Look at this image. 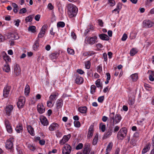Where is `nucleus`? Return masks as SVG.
I'll list each match as a JSON object with an SVG mask.
<instances>
[{
	"label": "nucleus",
	"mask_w": 154,
	"mask_h": 154,
	"mask_svg": "<svg viewBox=\"0 0 154 154\" xmlns=\"http://www.w3.org/2000/svg\"><path fill=\"white\" fill-rule=\"evenodd\" d=\"M109 117L111 123V126H113L114 125L119 122L122 119V117L120 114H117L115 116L114 112H112L110 114Z\"/></svg>",
	"instance_id": "nucleus-1"
},
{
	"label": "nucleus",
	"mask_w": 154,
	"mask_h": 154,
	"mask_svg": "<svg viewBox=\"0 0 154 154\" xmlns=\"http://www.w3.org/2000/svg\"><path fill=\"white\" fill-rule=\"evenodd\" d=\"M68 14L69 17L72 18L75 16L78 12V8L76 6L72 4H69L67 7Z\"/></svg>",
	"instance_id": "nucleus-2"
},
{
	"label": "nucleus",
	"mask_w": 154,
	"mask_h": 154,
	"mask_svg": "<svg viewBox=\"0 0 154 154\" xmlns=\"http://www.w3.org/2000/svg\"><path fill=\"white\" fill-rule=\"evenodd\" d=\"M127 131L125 128L121 129L117 134V137L118 139L122 140L126 135Z\"/></svg>",
	"instance_id": "nucleus-3"
},
{
	"label": "nucleus",
	"mask_w": 154,
	"mask_h": 154,
	"mask_svg": "<svg viewBox=\"0 0 154 154\" xmlns=\"http://www.w3.org/2000/svg\"><path fill=\"white\" fill-rule=\"evenodd\" d=\"M71 149H72L70 145L68 144H65L63 149L62 153L63 154H70Z\"/></svg>",
	"instance_id": "nucleus-4"
},
{
	"label": "nucleus",
	"mask_w": 154,
	"mask_h": 154,
	"mask_svg": "<svg viewBox=\"0 0 154 154\" xmlns=\"http://www.w3.org/2000/svg\"><path fill=\"white\" fill-rule=\"evenodd\" d=\"M25 98L23 97H20L17 103L18 107L19 108H22L25 103Z\"/></svg>",
	"instance_id": "nucleus-5"
},
{
	"label": "nucleus",
	"mask_w": 154,
	"mask_h": 154,
	"mask_svg": "<svg viewBox=\"0 0 154 154\" xmlns=\"http://www.w3.org/2000/svg\"><path fill=\"white\" fill-rule=\"evenodd\" d=\"M47 28L48 26L46 25H44L42 26L41 30L38 35V38H41L44 36L45 34V31L47 29Z\"/></svg>",
	"instance_id": "nucleus-6"
},
{
	"label": "nucleus",
	"mask_w": 154,
	"mask_h": 154,
	"mask_svg": "<svg viewBox=\"0 0 154 154\" xmlns=\"http://www.w3.org/2000/svg\"><path fill=\"white\" fill-rule=\"evenodd\" d=\"M97 39V37L95 35L93 37H89L86 39V41L89 44L92 45L95 43Z\"/></svg>",
	"instance_id": "nucleus-7"
},
{
	"label": "nucleus",
	"mask_w": 154,
	"mask_h": 154,
	"mask_svg": "<svg viewBox=\"0 0 154 154\" xmlns=\"http://www.w3.org/2000/svg\"><path fill=\"white\" fill-rule=\"evenodd\" d=\"M13 106L11 105H7L5 109V112L8 116H10L13 109Z\"/></svg>",
	"instance_id": "nucleus-8"
},
{
	"label": "nucleus",
	"mask_w": 154,
	"mask_h": 154,
	"mask_svg": "<svg viewBox=\"0 0 154 154\" xmlns=\"http://www.w3.org/2000/svg\"><path fill=\"white\" fill-rule=\"evenodd\" d=\"M11 87L9 86H7L5 87L3 92V96L5 97H7L8 96Z\"/></svg>",
	"instance_id": "nucleus-9"
},
{
	"label": "nucleus",
	"mask_w": 154,
	"mask_h": 154,
	"mask_svg": "<svg viewBox=\"0 0 154 154\" xmlns=\"http://www.w3.org/2000/svg\"><path fill=\"white\" fill-rule=\"evenodd\" d=\"M143 26L146 28L151 27L153 24L152 22L149 20H145L143 22Z\"/></svg>",
	"instance_id": "nucleus-10"
},
{
	"label": "nucleus",
	"mask_w": 154,
	"mask_h": 154,
	"mask_svg": "<svg viewBox=\"0 0 154 154\" xmlns=\"http://www.w3.org/2000/svg\"><path fill=\"white\" fill-rule=\"evenodd\" d=\"M5 123L7 131L10 133H12V128L8 121L6 120L5 121Z\"/></svg>",
	"instance_id": "nucleus-11"
},
{
	"label": "nucleus",
	"mask_w": 154,
	"mask_h": 154,
	"mask_svg": "<svg viewBox=\"0 0 154 154\" xmlns=\"http://www.w3.org/2000/svg\"><path fill=\"white\" fill-rule=\"evenodd\" d=\"M14 72L16 76H18L20 74L21 70L18 65L16 64L14 66Z\"/></svg>",
	"instance_id": "nucleus-12"
},
{
	"label": "nucleus",
	"mask_w": 154,
	"mask_h": 154,
	"mask_svg": "<svg viewBox=\"0 0 154 154\" xmlns=\"http://www.w3.org/2000/svg\"><path fill=\"white\" fill-rule=\"evenodd\" d=\"M40 120L42 124L44 126H47L48 125V122L45 117L44 116H41Z\"/></svg>",
	"instance_id": "nucleus-13"
},
{
	"label": "nucleus",
	"mask_w": 154,
	"mask_h": 154,
	"mask_svg": "<svg viewBox=\"0 0 154 154\" xmlns=\"http://www.w3.org/2000/svg\"><path fill=\"white\" fill-rule=\"evenodd\" d=\"M59 125L56 123H52L49 126V130L51 131H53L58 129L59 128Z\"/></svg>",
	"instance_id": "nucleus-14"
},
{
	"label": "nucleus",
	"mask_w": 154,
	"mask_h": 154,
	"mask_svg": "<svg viewBox=\"0 0 154 154\" xmlns=\"http://www.w3.org/2000/svg\"><path fill=\"white\" fill-rule=\"evenodd\" d=\"M112 126H111V128L109 129L107 132L104 134L103 137V139H105L108 138L111 135L112 132Z\"/></svg>",
	"instance_id": "nucleus-15"
},
{
	"label": "nucleus",
	"mask_w": 154,
	"mask_h": 154,
	"mask_svg": "<svg viewBox=\"0 0 154 154\" xmlns=\"http://www.w3.org/2000/svg\"><path fill=\"white\" fill-rule=\"evenodd\" d=\"M8 38H14L15 39H17L19 38L18 35L15 33H9L7 35Z\"/></svg>",
	"instance_id": "nucleus-16"
},
{
	"label": "nucleus",
	"mask_w": 154,
	"mask_h": 154,
	"mask_svg": "<svg viewBox=\"0 0 154 154\" xmlns=\"http://www.w3.org/2000/svg\"><path fill=\"white\" fill-rule=\"evenodd\" d=\"M37 110L39 113L42 114L45 111V107L42 104H39L37 106Z\"/></svg>",
	"instance_id": "nucleus-17"
},
{
	"label": "nucleus",
	"mask_w": 154,
	"mask_h": 154,
	"mask_svg": "<svg viewBox=\"0 0 154 154\" xmlns=\"http://www.w3.org/2000/svg\"><path fill=\"white\" fill-rule=\"evenodd\" d=\"M93 126L91 125L88 131L87 137L88 138H90L92 137L93 134Z\"/></svg>",
	"instance_id": "nucleus-18"
},
{
	"label": "nucleus",
	"mask_w": 154,
	"mask_h": 154,
	"mask_svg": "<svg viewBox=\"0 0 154 154\" xmlns=\"http://www.w3.org/2000/svg\"><path fill=\"white\" fill-rule=\"evenodd\" d=\"M83 82V78L79 75H76V79H75V82L78 84H82Z\"/></svg>",
	"instance_id": "nucleus-19"
},
{
	"label": "nucleus",
	"mask_w": 154,
	"mask_h": 154,
	"mask_svg": "<svg viewBox=\"0 0 154 154\" xmlns=\"http://www.w3.org/2000/svg\"><path fill=\"white\" fill-rule=\"evenodd\" d=\"M63 105V101L62 99H58L57 101L56 108L58 109L61 107Z\"/></svg>",
	"instance_id": "nucleus-20"
},
{
	"label": "nucleus",
	"mask_w": 154,
	"mask_h": 154,
	"mask_svg": "<svg viewBox=\"0 0 154 154\" xmlns=\"http://www.w3.org/2000/svg\"><path fill=\"white\" fill-rule=\"evenodd\" d=\"M100 38L103 40L108 41L109 39V37L107 35L104 34H101L99 35Z\"/></svg>",
	"instance_id": "nucleus-21"
},
{
	"label": "nucleus",
	"mask_w": 154,
	"mask_h": 154,
	"mask_svg": "<svg viewBox=\"0 0 154 154\" xmlns=\"http://www.w3.org/2000/svg\"><path fill=\"white\" fill-rule=\"evenodd\" d=\"M13 143L10 140H8L6 142L5 146L7 149H9L11 148L13 146Z\"/></svg>",
	"instance_id": "nucleus-22"
},
{
	"label": "nucleus",
	"mask_w": 154,
	"mask_h": 154,
	"mask_svg": "<svg viewBox=\"0 0 154 154\" xmlns=\"http://www.w3.org/2000/svg\"><path fill=\"white\" fill-rule=\"evenodd\" d=\"M39 38H37V40L35 42L33 46V49L34 50L36 51L38 49L39 46Z\"/></svg>",
	"instance_id": "nucleus-23"
},
{
	"label": "nucleus",
	"mask_w": 154,
	"mask_h": 154,
	"mask_svg": "<svg viewBox=\"0 0 154 154\" xmlns=\"http://www.w3.org/2000/svg\"><path fill=\"white\" fill-rule=\"evenodd\" d=\"M150 143L148 144L145 146L142 151V153L144 154L148 151L150 149Z\"/></svg>",
	"instance_id": "nucleus-24"
},
{
	"label": "nucleus",
	"mask_w": 154,
	"mask_h": 154,
	"mask_svg": "<svg viewBox=\"0 0 154 154\" xmlns=\"http://www.w3.org/2000/svg\"><path fill=\"white\" fill-rule=\"evenodd\" d=\"M87 110V108L85 106L80 107L78 108V111L82 113H86Z\"/></svg>",
	"instance_id": "nucleus-25"
},
{
	"label": "nucleus",
	"mask_w": 154,
	"mask_h": 154,
	"mask_svg": "<svg viewBox=\"0 0 154 154\" xmlns=\"http://www.w3.org/2000/svg\"><path fill=\"white\" fill-rule=\"evenodd\" d=\"M3 70L7 72H8L10 70L9 66L7 63L5 65L3 68Z\"/></svg>",
	"instance_id": "nucleus-26"
},
{
	"label": "nucleus",
	"mask_w": 154,
	"mask_h": 154,
	"mask_svg": "<svg viewBox=\"0 0 154 154\" xmlns=\"http://www.w3.org/2000/svg\"><path fill=\"white\" fill-rule=\"evenodd\" d=\"M27 129L29 133L32 135H34V131L30 125L28 126L27 127Z\"/></svg>",
	"instance_id": "nucleus-27"
},
{
	"label": "nucleus",
	"mask_w": 154,
	"mask_h": 154,
	"mask_svg": "<svg viewBox=\"0 0 154 154\" xmlns=\"http://www.w3.org/2000/svg\"><path fill=\"white\" fill-rule=\"evenodd\" d=\"M131 78L133 81H136L138 79V74L136 73L133 74L131 75Z\"/></svg>",
	"instance_id": "nucleus-28"
},
{
	"label": "nucleus",
	"mask_w": 154,
	"mask_h": 154,
	"mask_svg": "<svg viewBox=\"0 0 154 154\" xmlns=\"http://www.w3.org/2000/svg\"><path fill=\"white\" fill-rule=\"evenodd\" d=\"M58 95V94H51L49 97L50 100L52 101H54L57 99Z\"/></svg>",
	"instance_id": "nucleus-29"
},
{
	"label": "nucleus",
	"mask_w": 154,
	"mask_h": 154,
	"mask_svg": "<svg viewBox=\"0 0 154 154\" xmlns=\"http://www.w3.org/2000/svg\"><path fill=\"white\" fill-rule=\"evenodd\" d=\"M23 128L22 125H17L15 128L16 131L18 133H20L23 130Z\"/></svg>",
	"instance_id": "nucleus-30"
},
{
	"label": "nucleus",
	"mask_w": 154,
	"mask_h": 154,
	"mask_svg": "<svg viewBox=\"0 0 154 154\" xmlns=\"http://www.w3.org/2000/svg\"><path fill=\"white\" fill-rule=\"evenodd\" d=\"M34 16V15H32L26 17L25 19V20L26 22H31Z\"/></svg>",
	"instance_id": "nucleus-31"
},
{
	"label": "nucleus",
	"mask_w": 154,
	"mask_h": 154,
	"mask_svg": "<svg viewBox=\"0 0 154 154\" xmlns=\"http://www.w3.org/2000/svg\"><path fill=\"white\" fill-rule=\"evenodd\" d=\"M58 55L59 54L57 53H54L50 54L49 55V57L51 59H54L56 58Z\"/></svg>",
	"instance_id": "nucleus-32"
},
{
	"label": "nucleus",
	"mask_w": 154,
	"mask_h": 154,
	"mask_svg": "<svg viewBox=\"0 0 154 154\" xmlns=\"http://www.w3.org/2000/svg\"><path fill=\"white\" fill-rule=\"evenodd\" d=\"M35 29V26H29L28 28V31H30L31 32L33 33H35L36 32V31Z\"/></svg>",
	"instance_id": "nucleus-33"
},
{
	"label": "nucleus",
	"mask_w": 154,
	"mask_h": 154,
	"mask_svg": "<svg viewBox=\"0 0 154 154\" xmlns=\"http://www.w3.org/2000/svg\"><path fill=\"white\" fill-rule=\"evenodd\" d=\"M5 55L3 56V59L5 61L6 63L8 62H9L11 60L10 57L8 56L5 53Z\"/></svg>",
	"instance_id": "nucleus-34"
},
{
	"label": "nucleus",
	"mask_w": 154,
	"mask_h": 154,
	"mask_svg": "<svg viewBox=\"0 0 154 154\" xmlns=\"http://www.w3.org/2000/svg\"><path fill=\"white\" fill-rule=\"evenodd\" d=\"M30 88L29 85H26L25 89V93L26 94L28 95L30 92Z\"/></svg>",
	"instance_id": "nucleus-35"
},
{
	"label": "nucleus",
	"mask_w": 154,
	"mask_h": 154,
	"mask_svg": "<svg viewBox=\"0 0 154 154\" xmlns=\"http://www.w3.org/2000/svg\"><path fill=\"white\" fill-rule=\"evenodd\" d=\"M137 52L136 49L134 48H132L130 51V53L131 55L133 56Z\"/></svg>",
	"instance_id": "nucleus-36"
},
{
	"label": "nucleus",
	"mask_w": 154,
	"mask_h": 154,
	"mask_svg": "<svg viewBox=\"0 0 154 154\" xmlns=\"http://www.w3.org/2000/svg\"><path fill=\"white\" fill-rule=\"evenodd\" d=\"M98 140V137L97 135H96L94 137V138L93 139V145H95L96 144L97 142V141Z\"/></svg>",
	"instance_id": "nucleus-37"
},
{
	"label": "nucleus",
	"mask_w": 154,
	"mask_h": 154,
	"mask_svg": "<svg viewBox=\"0 0 154 154\" xmlns=\"http://www.w3.org/2000/svg\"><path fill=\"white\" fill-rule=\"evenodd\" d=\"M96 87L94 85H92L91 87V93L92 94H93L95 91Z\"/></svg>",
	"instance_id": "nucleus-38"
},
{
	"label": "nucleus",
	"mask_w": 154,
	"mask_h": 154,
	"mask_svg": "<svg viewBox=\"0 0 154 154\" xmlns=\"http://www.w3.org/2000/svg\"><path fill=\"white\" fill-rule=\"evenodd\" d=\"M65 24L63 22H59L57 23V27H63L64 26Z\"/></svg>",
	"instance_id": "nucleus-39"
},
{
	"label": "nucleus",
	"mask_w": 154,
	"mask_h": 154,
	"mask_svg": "<svg viewBox=\"0 0 154 154\" xmlns=\"http://www.w3.org/2000/svg\"><path fill=\"white\" fill-rule=\"evenodd\" d=\"M112 142H110L108 145L106 149V151H110L112 149Z\"/></svg>",
	"instance_id": "nucleus-40"
},
{
	"label": "nucleus",
	"mask_w": 154,
	"mask_h": 154,
	"mask_svg": "<svg viewBox=\"0 0 154 154\" xmlns=\"http://www.w3.org/2000/svg\"><path fill=\"white\" fill-rule=\"evenodd\" d=\"M100 128L101 131L103 132L106 130V125H103L102 123L100 124Z\"/></svg>",
	"instance_id": "nucleus-41"
},
{
	"label": "nucleus",
	"mask_w": 154,
	"mask_h": 154,
	"mask_svg": "<svg viewBox=\"0 0 154 154\" xmlns=\"http://www.w3.org/2000/svg\"><path fill=\"white\" fill-rule=\"evenodd\" d=\"M68 53L70 54L73 55L74 54V50L72 49L68 48L67 49Z\"/></svg>",
	"instance_id": "nucleus-42"
},
{
	"label": "nucleus",
	"mask_w": 154,
	"mask_h": 154,
	"mask_svg": "<svg viewBox=\"0 0 154 154\" xmlns=\"http://www.w3.org/2000/svg\"><path fill=\"white\" fill-rule=\"evenodd\" d=\"M154 75V72L152 71H151V74L149 76V80L151 81H154V78L153 77V75Z\"/></svg>",
	"instance_id": "nucleus-43"
},
{
	"label": "nucleus",
	"mask_w": 154,
	"mask_h": 154,
	"mask_svg": "<svg viewBox=\"0 0 154 154\" xmlns=\"http://www.w3.org/2000/svg\"><path fill=\"white\" fill-rule=\"evenodd\" d=\"M85 67L87 69L90 68L91 65V63L89 61H88L86 62L85 63Z\"/></svg>",
	"instance_id": "nucleus-44"
},
{
	"label": "nucleus",
	"mask_w": 154,
	"mask_h": 154,
	"mask_svg": "<svg viewBox=\"0 0 154 154\" xmlns=\"http://www.w3.org/2000/svg\"><path fill=\"white\" fill-rule=\"evenodd\" d=\"M91 150V149H84L83 153L84 154H89Z\"/></svg>",
	"instance_id": "nucleus-45"
},
{
	"label": "nucleus",
	"mask_w": 154,
	"mask_h": 154,
	"mask_svg": "<svg viewBox=\"0 0 154 154\" xmlns=\"http://www.w3.org/2000/svg\"><path fill=\"white\" fill-rule=\"evenodd\" d=\"M70 137L71 135L69 134L67 135H64L63 138L67 142Z\"/></svg>",
	"instance_id": "nucleus-46"
},
{
	"label": "nucleus",
	"mask_w": 154,
	"mask_h": 154,
	"mask_svg": "<svg viewBox=\"0 0 154 154\" xmlns=\"http://www.w3.org/2000/svg\"><path fill=\"white\" fill-rule=\"evenodd\" d=\"M83 146V145L82 143H79L78 145L76 147V149L77 150H79L81 149Z\"/></svg>",
	"instance_id": "nucleus-47"
},
{
	"label": "nucleus",
	"mask_w": 154,
	"mask_h": 154,
	"mask_svg": "<svg viewBox=\"0 0 154 154\" xmlns=\"http://www.w3.org/2000/svg\"><path fill=\"white\" fill-rule=\"evenodd\" d=\"M74 124L75 127H79L80 126V122L79 121H75L74 122Z\"/></svg>",
	"instance_id": "nucleus-48"
},
{
	"label": "nucleus",
	"mask_w": 154,
	"mask_h": 154,
	"mask_svg": "<svg viewBox=\"0 0 154 154\" xmlns=\"http://www.w3.org/2000/svg\"><path fill=\"white\" fill-rule=\"evenodd\" d=\"M104 99V97L103 96L99 97L98 98V101L99 102L102 103Z\"/></svg>",
	"instance_id": "nucleus-49"
},
{
	"label": "nucleus",
	"mask_w": 154,
	"mask_h": 154,
	"mask_svg": "<svg viewBox=\"0 0 154 154\" xmlns=\"http://www.w3.org/2000/svg\"><path fill=\"white\" fill-rule=\"evenodd\" d=\"M27 10L25 8H23L20 10L19 14H24L26 12Z\"/></svg>",
	"instance_id": "nucleus-50"
},
{
	"label": "nucleus",
	"mask_w": 154,
	"mask_h": 154,
	"mask_svg": "<svg viewBox=\"0 0 154 154\" xmlns=\"http://www.w3.org/2000/svg\"><path fill=\"white\" fill-rule=\"evenodd\" d=\"M130 143L133 146L135 145L136 141L135 139L134 138L131 139L130 142Z\"/></svg>",
	"instance_id": "nucleus-51"
},
{
	"label": "nucleus",
	"mask_w": 154,
	"mask_h": 154,
	"mask_svg": "<svg viewBox=\"0 0 154 154\" xmlns=\"http://www.w3.org/2000/svg\"><path fill=\"white\" fill-rule=\"evenodd\" d=\"M96 85L97 87L99 88L100 86V79H98L96 82Z\"/></svg>",
	"instance_id": "nucleus-52"
},
{
	"label": "nucleus",
	"mask_w": 154,
	"mask_h": 154,
	"mask_svg": "<svg viewBox=\"0 0 154 154\" xmlns=\"http://www.w3.org/2000/svg\"><path fill=\"white\" fill-rule=\"evenodd\" d=\"M127 38V36L126 34L124 33L122 38V41H125Z\"/></svg>",
	"instance_id": "nucleus-53"
},
{
	"label": "nucleus",
	"mask_w": 154,
	"mask_h": 154,
	"mask_svg": "<svg viewBox=\"0 0 154 154\" xmlns=\"http://www.w3.org/2000/svg\"><path fill=\"white\" fill-rule=\"evenodd\" d=\"M52 101L50 100L49 101H48L47 102V106H48L49 107H51L52 106Z\"/></svg>",
	"instance_id": "nucleus-54"
},
{
	"label": "nucleus",
	"mask_w": 154,
	"mask_h": 154,
	"mask_svg": "<svg viewBox=\"0 0 154 154\" xmlns=\"http://www.w3.org/2000/svg\"><path fill=\"white\" fill-rule=\"evenodd\" d=\"M28 147L30 149V150L32 151H34L35 148L32 145L29 144L28 146Z\"/></svg>",
	"instance_id": "nucleus-55"
},
{
	"label": "nucleus",
	"mask_w": 154,
	"mask_h": 154,
	"mask_svg": "<svg viewBox=\"0 0 154 154\" xmlns=\"http://www.w3.org/2000/svg\"><path fill=\"white\" fill-rule=\"evenodd\" d=\"M67 141L63 138L60 141V145H63Z\"/></svg>",
	"instance_id": "nucleus-56"
},
{
	"label": "nucleus",
	"mask_w": 154,
	"mask_h": 154,
	"mask_svg": "<svg viewBox=\"0 0 154 154\" xmlns=\"http://www.w3.org/2000/svg\"><path fill=\"white\" fill-rule=\"evenodd\" d=\"M67 141L63 138L60 141V145H63Z\"/></svg>",
	"instance_id": "nucleus-57"
},
{
	"label": "nucleus",
	"mask_w": 154,
	"mask_h": 154,
	"mask_svg": "<svg viewBox=\"0 0 154 154\" xmlns=\"http://www.w3.org/2000/svg\"><path fill=\"white\" fill-rule=\"evenodd\" d=\"M67 141L63 138L60 141V145H63Z\"/></svg>",
	"instance_id": "nucleus-58"
},
{
	"label": "nucleus",
	"mask_w": 154,
	"mask_h": 154,
	"mask_svg": "<svg viewBox=\"0 0 154 154\" xmlns=\"http://www.w3.org/2000/svg\"><path fill=\"white\" fill-rule=\"evenodd\" d=\"M56 135L57 137H62V134L59 131H57L56 134Z\"/></svg>",
	"instance_id": "nucleus-59"
},
{
	"label": "nucleus",
	"mask_w": 154,
	"mask_h": 154,
	"mask_svg": "<svg viewBox=\"0 0 154 154\" xmlns=\"http://www.w3.org/2000/svg\"><path fill=\"white\" fill-rule=\"evenodd\" d=\"M103 57L104 61H107V57L106 54L105 53H104L103 54Z\"/></svg>",
	"instance_id": "nucleus-60"
},
{
	"label": "nucleus",
	"mask_w": 154,
	"mask_h": 154,
	"mask_svg": "<svg viewBox=\"0 0 154 154\" xmlns=\"http://www.w3.org/2000/svg\"><path fill=\"white\" fill-rule=\"evenodd\" d=\"M20 20L18 19L14 21V22H15V25L17 26H18L19 25V23L20 22Z\"/></svg>",
	"instance_id": "nucleus-61"
},
{
	"label": "nucleus",
	"mask_w": 154,
	"mask_h": 154,
	"mask_svg": "<svg viewBox=\"0 0 154 154\" xmlns=\"http://www.w3.org/2000/svg\"><path fill=\"white\" fill-rule=\"evenodd\" d=\"M134 103V100L132 99L129 100L128 103L130 105H132Z\"/></svg>",
	"instance_id": "nucleus-62"
},
{
	"label": "nucleus",
	"mask_w": 154,
	"mask_h": 154,
	"mask_svg": "<svg viewBox=\"0 0 154 154\" xmlns=\"http://www.w3.org/2000/svg\"><path fill=\"white\" fill-rule=\"evenodd\" d=\"M120 128V127L119 126H115L114 128L113 132H115L118 131Z\"/></svg>",
	"instance_id": "nucleus-63"
},
{
	"label": "nucleus",
	"mask_w": 154,
	"mask_h": 154,
	"mask_svg": "<svg viewBox=\"0 0 154 154\" xmlns=\"http://www.w3.org/2000/svg\"><path fill=\"white\" fill-rule=\"evenodd\" d=\"M48 8L50 10H52L54 8V6L51 3H50L48 4Z\"/></svg>",
	"instance_id": "nucleus-64"
}]
</instances>
